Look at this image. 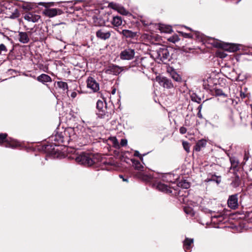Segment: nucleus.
Returning a JSON list of instances; mask_svg holds the SVG:
<instances>
[{
	"label": "nucleus",
	"instance_id": "nucleus-1",
	"mask_svg": "<svg viewBox=\"0 0 252 252\" xmlns=\"http://www.w3.org/2000/svg\"><path fill=\"white\" fill-rule=\"evenodd\" d=\"M50 139L52 141H54V144L45 145L44 149L46 152L51 154H55L57 151L53 147L54 145L57 146L61 143H65L66 142L65 136L64 135V131L60 133L57 132L54 135L52 136Z\"/></svg>",
	"mask_w": 252,
	"mask_h": 252
},
{
	"label": "nucleus",
	"instance_id": "nucleus-2",
	"mask_svg": "<svg viewBox=\"0 0 252 252\" xmlns=\"http://www.w3.org/2000/svg\"><path fill=\"white\" fill-rule=\"evenodd\" d=\"M74 158L77 163L87 166H92L98 161V159L95 156L88 153H82Z\"/></svg>",
	"mask_w": 252,
	"mask_h": 252
},
{
	"label": "nucleus",
	"instance_id": "nucleus-3",
	"mask_svg": "<svg viewBox=\"0 0 252 252\" xmlns=\"http://www.w3.org/2000/svg\"><path fill=\"white\" fill-rule=\"evenodd\" d=\"M74 158L77 163L87 166H92L98 161V159L95 156L88 153H82Z\"/></svg>",
	"mask_w": 252,
	"mask_h": 252
},
{
	"label": "nucleus",
	"instance_id": "nucleus-4",
	"mask_svg": "<svg viewBox=\"0 0 252 252\" xmlns=\"http://www.w3.org/2000/svg\"><path fill=\"white\" fill-rule=\"evenodd\" d=\"M153 55L158 62H161L164 63H166L169 61L171 58L168 49L166 47L163 46L155 51Z\"/></svg>",
	"mask_w": 252,
	"mask_h": 252
},
{
	"label": "nucleus",
	"instance_id": "nucleus-5",
	"mask_svg": "<svg viewBox=\"0 0 252 252\" xmlns=\"http://www.w3.org/2000/svg\"><path fill=\"white\" fill-rule=\"evenodd\" d=\"M133 163L135 169L139 171L136 174L137 178L147 183L152 182L153 181L152 175L142 171L144 167L139 161L134 160Z\"/></svg>",
	"mask_w": 252,
	"mask_h": 252
},
{
	"label": "nucleus",
	"instance_id": "nucleus-6",
	"mask_svg": "<svg viewBox=\"0 0 252 252\" xmlns=\"http://www.w3.org/2000/svg\"><path fill=\"white\" fill-rule=\"evenodd\" d=\"M3 10V13L5 14L7 17L14 19L19 16V12L17 6L11 3L5 1Z\"/></svg>",
	"mask_w": 252,
	"mask_h": 252
},
{
	"label": "nucleus",
	"instance_id": "nucleus-7",
	"mask_svg": "<svg viewBox=\"0 0 252 252\" xmlns=\"http://www.w3.org/2000/svg\"><path fill=\"white\" fill-rule=\"evenodd\" d=\"M6 133L0 134V145L4 143V146L8 148H15L20 145L19 142L11 138H7Z\"/></svg>",
	"mask_w": 252,
	"mask_h": 252
},
{
	"label": "nucleus",
	"instance_id": "nucleus-8",
	"mask_svg": "<svg viewBox=\"0 0 252 252\" xmlns=\"http://www.w3.org/2000/svg\"><path fill=\"white\" fill-rule=\"evenodd\" d=\"M212 41L211 44L215 47L217 48H223L225 50L228 51L230 52H234L238 50L239 48L237 45L233 44H226L223 45V43L220 42V41L215 40L214 38L210 39Z\"/></svg>",
	"mask_w": 252,
	"mask_h": 252
},
{
	"label": "nucleus",
	"instance_id": "nucleus-9",
	"mask_svg": "<svg viewBox=\"0 0 252 252\" xmlns=\"http://www.w3.org/2000/svg\"><path fill=\"white\" fill-rule=\"evenodd\" d=\"M96 112L97 116L101 119L105 118V116L108 117V114L107 112L106 104H104L103 102L98 100L96 103Z\"/></svg>",
	"mask_w": 252,
	"mask_h": 252
},
{
	"label": "nucleus",
	"instance_id": "nucleus-10",
	"mask_svg": "<svg viewBox=\"0 0 252 252\" xmlns=\"http://www.w3.org/2000/svg\"><path fill=\"white\" fill-rule=\"evenodd\" d=\"M134 49L126 48L121 51L120 54V57L121 59L123 60H130L134 58Z\"/></svg>",
	"mask_w": 252,
	"mask_h": 252
},
{
	"label": "nucleus",
	"instance_id": "nucleus-11",
	"mask_svg": "<svg viewBox=\"0 0 252 252\" xmlns=\"http://www.w3.org/2000/svg\"><path fill=\"white\" fill-rule=\"evenodd\" d=\"M238 193H236L228 197L227 205L229 208L233 210H235L238 208Z\"/></svg>",
	"mask_w": 252,
	"mask_h": 252
},
{
	"label": "nucleus",
	"instance_id": "nucleus-12",
	"mask_svg": "<svg viewBox=\"0 0 252 252\" xmlns=\"http://www.w3.org/2000/svg\"><path fill=\"white\" fill-rule=\"evenodd\" d=\"M87 87L93 92L95 93L99 90V85L92 77H89L86 81Z\"/></svg>",
	"mask_w": 252,
	"mask_h": 252
},
{
	"label": "nucleus",
	"instance_id": "nucleus-13",
	"mask_svg": "<svg viewBox=\"0 0 252 252\" xmlns=\"http://www.w3.org/2000/svg\"><path fill=\"white\" fill-rule=\"evenodd\" d=\"M64 135L65 136L66 142L74 140L77 136L75 132V129L73 127H68L64 130Z\"/></svg>",
	"mask_w": 252,
	"mask_h": 252
},
{
	"label": "nucleus",
	"instance_id": "nucleus-14",
	"mask_svg": "<svg viewBox=\"0 0 252 252\" xmlns=\"http://www.w3.org/2000/svg\"><path fill=\"white\" fill-rule=\"evenodd\" d=\"M157 80L159 85L167 89H170L173 87L171 80L165 77H157Z\"/></svg>",
	"mask_w": 252,
	"mask_h": 252
},
{
	"label": "nucleus",
	"instance_id": "nucleus-15",
	"mask_svg": "<svg viewBox=\"0 0 252 252\" xmlns=\"http://www.w3.org/2000/svg\"><path fill=\"white\" fill-rule=\"evenodd\" d=\"M123 70L121 67H120L117 65L112 64L109 65L108 68L106 69L105 72L107 74L118 75L120 74Z\"/></svg>",
	"mask_w": 252,
	"mask_h": 252
},
{
	"label": "nucleus",
	"instance_id": "nucleus-16",
	"mask_svg": "<svg viewBox=\"0 0 252 252\" xmlns=\"http://www.w3.org/2000/svg\"><path fill=\"white\" fill-rule=\"evenodd\" d=\"M96 36L99 39L106 40L110 38L111 32L110 31L106 30L104 28H102L96 32Z\"/></svg>",
	"mask_w": 252,
	"mask_h": 252
},
{
	"label": "nucleus",
	"instance_id": "nucleus-17",
	"mask_svg": "<svg viewBox=\"0 0 252 252\" xmlns=\"http://www.w3.org/2000/svg\"><path fill=\"white\" fill-rule=\"evenodd\" d=\"M154 186L162 192L166 193H171L172 191L171 188L167 185L163 184L161 182L155 183Z\"/></svg>",
	"mask_w": 252,
	"mask_h": 252
},
{
	"label": "nucleus",
	"instance_id": "nucleus-18",
	"mask_svg": "<svg viewBox=\"0 0 252 252\" xmlns=\"http://www.w3.org/2000/svg\"><path fill=\"white\" fill-rule=\"evenodd\" d=\"M24 19L28 22H32L33 23L37 22L40 19L39 15L35 14L32 12H28L24 15Z\"/></svg>",
	"mask_w": 252,
	"mask_h": 252
},
{
	"label": "nucleus",
	"instance_id": "nucleus-19",
	"mask_svg": "<svg viewBox=\"0 0 252 252\" xmlns=\"http://www.w3.org/2000/svg\"><path fill=\"white\" fill-rule=\"evenodd\" d=\"M193 239L186 238L183 241V248L186 252H190L193 247Z\"/></svg>",
	"mask_w": 252,
	"mask_h": 252
},
{
	"label": "nucleus",
	"instance_id": "nucleus-20",
	"mask_svg": "<svg viewBox=\"0 0 252 252\" xmlns=\"http://www.w3.org/2000/svg\"><path fill=\"white\" fill-rule=\"evenodd\" d=\"M44 13L47 16L53 17L57 15H61L62 11L61 10L57 8H50L46 9Z\"/></svg>",
	"mask_w": 252,
	"mask_h": 252
},
{
	"label": "nucleus",
	"instance_id": "nucleus-21",
	"mask_svg": "<svg viewBox=\"0 0 252 252\" xmlns=\"http://www.w3.org/2000/svg\"><path fill=\"white\" fill-rule=\"evenodd\" d=\"M36 80L45 84L46 83L51 82L52 79L50 76L46 74H41L36 78Z\"/></svg>",
	"mask_w": 252,
	"mask_h": 252
},
{
	"label": "nucleus",
	"instance_id": "nucleus-22",
	"mask_svg": "<svg viewBox=\"0 0 252 252\" xmlns=\"http://www.w3.org/2000/svg\"><path fill=\"white\" fill-rule=\"evenodd\" d=\"M19 40L20 42L24 44L28 43L30 40V38L27 33L26 32H19Z\"/></svg>",
	"mask_w": 252,
	"mask_h": 252
},
{
	"label": "nucleus",
	"instance_id": "nucleus-23",
	"mask_svg": "<svg viewBox=\"0 0 252 252\" xmlns=\"http://www.w3.org/2000/svg\"><path fill=\"white\" fill-rule=\"evenodd\" d=\"M224 216L222 214H219L211 216V220L214 223H221L224 220Z\"/></svg>",
	"mask_w": 252,
	"mask_h": 252
},
{
	"label": "nucleus",
	"instance_id": "nucleus-24",
	"mask_svg": "<svg viewBox=\"0 0 252 252\" xmlns=\"http://www.w3.org/2000/svg\"><path fill=\"white\" fill-rule=\"evenodd\" d=\"M120 33L126 38H133L136 35V32H133L128 30H124Z\"/></svg>",
	"mask_w": 252,
	"mask_h": 252
},
{
	"label": "nucleus",
	"instance_id": "nucleus-25",
	"mask_svg": "<svg viewBox=\"0 0 252 252\" xmlns=\"http://www.w3.org/2000/svg\"><path fill=\"white\" fill-rule=\"evenodd\" d=\"M206 145V141L203 139H201L196 143L194 149L196 151H200L202 148L205 147Z\"/></svg>",
	"mask_w": 252,
	"mask_h": 252
},
{
	"label": "nucleus",
	"instance_id": "nucleus-26",
	"mask_svg": "<svg viewBox=\"0 0 252 252\" xmlns=\"http://www.w3.org/2000/svg\"><path fill=\"white\" fill-rule=\"evenodd\" d=\"M159 29L161 32L169 33L172 32V27L168 25H160Z\"/></svg>",
	"mask_w": 252,
	"mask_h": 252
},
{
	"label": "nucleus",
	"instance_id": "nucleus-27",
	"mask_svg": "<svg viewBox=\"0 0 252 252\" xmlns=\"http://www.w3.org/2000/svg\"><path fill=\"white\" fill-rule=\"evenodd\" d=\"M205 181L206 182L215 181L217 184H219L221 181L220 177L213 174L209 175Z\"/></svg>",
	"mask_w": 252,
	"mask_h": 252
},
{
	"label": "nucleus",
	"instance_id": "nucleus-28",
	"mask_svg": "<svg viewBox=\"0 0 252 252\" xmlns=\"http://www.w3.org/2000/svg\"><path fill=\"white\" fill-rule=\"evenodd\" d=\"M122 22L121 17L117 16L113 17L112 24L116 27H119L122 24Z\"/></svg>",
	"mask_w": 252,
	"mask_h": 252
},
{
	"label": "nucleus",
	"instance_id": "nucleus-29",
	"mask_svg": "<svg viewBox=\"0 0 252 252\" xmlns=\"http://www.w3.org/2000/svg\"><path fill=\"white\" fill-rule=\"evenodd\" d=\"M240 183H241V180H240L239 177L238 176H236L233 179V180L231 183V185L233 188H237L240 185Z\"/></svg>",
	"mask_w": 252,
	"mask_h": 252
},
{
	"label": "nucleus",
	"instance_id": "nucleus-30",
	"mask_svg": "<svg viewBox=\"0 0 252 252\" xmlns=\"http://www.w3.org/2000/svg\"><path fill=\"white\" fill-rule=\"evenodd\" d=\"M57 84L59 88L63 89V91H68V85L66 82L58 81Z\"/></svg>",
	"mask_w": 252,
	"mask_h": 252
},
{
	"label": "nucleus",
	"instance_id": "nucleus-31",
	"mask_svg": "<svg viewBox=\"0 0 252 252\" xmlns=\"http://www.w3.org/2000/svg\"><path fill=\"white\" fill-rule=\"evenodd\" d=\"M171 77L176 82H180L181 81V76L177 74L174 70H173L170 73Z\"/></svg>",
	"mask_w": 252,
	"mask_h": 252
},
{
	"label": "nucleus",
	"instance_id": "nucleus-32",
	"mask_svg": "<svg viewBox=\"0 0 252 252\" xmlns=\"http://www.w3.org/2000/svg\"><path fill=\"white\" fill-rule=\"evenodd\" d=\"M184 211L187 214L191 216H193L194 215V212L191 207H185Z\"/></svg>",
	"mask_w": 252,
	"mask_h": 252
},
{
	"label": "nucleus",
	"instance_id": "nucleus-33",
	"mask_svg": "<svg viewBox=\"0 0 252 252\" xmlns=\"http://www.w3.org/2000/svg\"><path fill=\"white\" fill-rule=\"evenodd\" d=\"M191 100L193 101L196 102L197 103H200L201 101V98L200 97L197 96L195 94H193L191 96Z\"/></svg>",
	"mask_w": 252,
	"mask_h": 252
},
{
	"label": "nucleus",
	"instance_id": "nucleus-34",
	"mask_svg": "<svg viewBox=\"0 0 252 252\" xmlns=\"http://www.w3.org/2000/svg\"><path fill=\"white\" fill-rule=\"evenodd\" d=\"M118 11L121 14L124 15H126L128 14V11L126 10L123 7L118 6L117 7Z\"/></svg>",
	"mask_w": 252,
	"mask_h": 252
},
{
	"label": "nucleus",
	"instance_id": "nucleus-35",
	"mask_svg": "<svg viewBox=\"0 0 252 252\" xmlns=\"http://www.w3.org/2000/svg\"><path fill=\"white\" fill-rule=\"evenodd\" d=\"M180 38L177 35H174L168 38V40L173 43H176L179 41Z\"/></svg>",
	"mask_w": 252,
	"mask_h": 252
},
{
	"label": "nucleus",
	"instance_id": "nucleus-36",
	"mask_svg": "<svg viewBox=\"0 0 252 252\" xmlns=\"http://www.w3.org/2000/svg\"><path fill=\"white\" fill-rule=\"evenodd\" d=\"M218 56L220 58H224L227 56V54L224 52L220 51L217 52Z\"/></svg>",
	"mask_w": 252,
	"mask_h": 252
},
{
	"label": "nucleus",
	"instance_id": "nucleus-37",
	"mask_svg": "<svg viewBox=\"0 0 252 252\" xmlns=\"http://www.w3.org/2000/svg\"><path fill=\"white\" fill-rule=\"evenodd\" d=\"M7 51V49L6 46L3 44H0V55L2 52L6 53Z\"/></svg>",
	"mask_w": 252,
	"mask_h": 252
},
{
	"label": "nucleus",
	"instance_id": "nucleus-38",
	"mask_svg": "<svg viewBox=\"0 0 252 252\" xmlns=\"http://www.w3.org/2000/svg\"><path fill=\"white\" fill-rule=\"evenodd\" d=\"M141 22L143 24V25L145 26H148L149 25H150L152 24V22L150 20H146L144 19H142L141 20Z\"/></svg>",
	"mask_w": 252,
	"mask_h": 252
},
{
	"label": "nucleus",
	"instance_id": "nucleus-39",
	"mask_svg": "<svg viewBox=\"0 0 252 252\" xmlns=\"http://www.w3.org/2000/svg\"><path fill=\"white\" fill-rule=\"evenodd\" d=\"M22 8L25 10H30L32 8L31 5L28 3H24L22 5Z\"/></svg>",
	"mask_w": 252,
	"mask_h": 252
},
{
	"label": "nucleus",
	"instance_id": "nucleus-40",
	"mask_svg": "<svg viewBox=\"0 0 252 252\" xmlns=\"http://www.w3.org/2000/svg\"><path fill=\"white\" fill-rule=\"evenodd\" d=\"M215 93L216 95L226 96L225 94L221 90H216Z\"/></svg>",
	"mask_w": 252,
	"mask_h": 252
},
{
	"label": "nucleus",
	"instance_id": "nucleus-41",
	"mask_svg": "<svg viewBox=\"0 0 252 252\" xmlns=\"http://www.w3.org/2000/svg\"><path fill=\"white\" fill-rule=\"evenodd\" d=\"M183 145L184 147V149L187 152H189V144L187 142H183Z\"/></svg>",
	"mask_w": 252,
	"mask_h": 252
},
{
	"label": "nucleus",
	"instance_id": "nucleus-42",
	"mask_svg": "<svg viewBox=\"0 0 252 252\" xmlns=\"http://www.w3.org/2000/svg\"><path fill=\"white\" fill-rule=\"evenodd\" d=\"M127 141L126 139H122L120 142V145L122 147L125 146L127 145Z\"/></svg>",
	"mask_w": 252,
	"mask_h": 252
},
{
	"label": "nucleus",
	"instance_id": "nucleus-43",
	"mask_svg": "<svg viewBox=\"0 0 252 252\" xmlns=\"http://www.w3.org/2000/svg\"><path fill=\"white\" fill-rule=\"evenodd\" d=\"M134 156L135 157H139L140 159L142 161L143 158V157L141 155V154H140V153L138 151H135L134 152Z\"/></svg>",
	"mask_w": 252,
	"mask_h": 252
},
{
	"label": "nucleus",
	"instance_id": "nucleus-44",
	"mask_svg": "<svg viewBox=\"0 0 252 252\" xmlns=\"http://www.w3.org/2000/svg\"><path fill=\"white\" fill-rule=\"evenodd\" d=\"M5 1L0 2V13H3V8Z\"/></svg>",
	"mask_w": 252,
	"mask_h": 252
},
{
	"label": "nucleus",
	"instance_id": "nucleus-45",
	"mask_svg": "<svg viewBox=\"0 0 252 252\" xmlns=\"http://www.w3.org/2000/svg\"><path fill=\"white\" fill-rule=\"evenodd\" d=\"M179 130H180V132L181 134H185L186 133L187 130L186 127H185L184 126H182L180 127Z\"/></svg>",
	"mask_w": 252,
	"mask_h": 252
},
{
	"label": "nucleus",
	"instance_id": "nucleus-46",
	"mask_svg": "<svg viewBox=\"0 0 252 252\" xmlns=\"http://www.w3.org/2000/svg\"><path fill=\"white\" fill-rule=\"evenodd\" d=\"M181 186L185 189H188L189 187V185L188 182H184L181 183Z\"/></svg>",
	"mask_w": 252,
	"mask_h": 252
},
{
	"label": "nucleus",
	"instance_id": "nucleus-47",
	"mask_svg": "<svg viewBox=\"0 0 252 252\" xmlns=\"http://www.w3.org/2000/svg\"><path fill=\"white\" fill-rule=\"evenodd\" d=\"M182 34L186 38H191L192 35L190 33H182Z\"/></svg>",
	"mask_w": 252,
	"mask_h": 252
},
{
	"label": "nucleus",
	"instance_id": "nucleus-48",
	"mask_svg": "<svg viewBox=\"0 0 252 252\" xmlns=\"http://www.w3.org/2000/svg\"><path fill=\"white\" fill-rule=\"evenodd\" d=\"M76 96H77V92H72L70 94V96L73 98H74L75 97H76Z\"/></svg>",
	"mask_w": 252,
	"mask_h": 252
},
{
	"label": "nucleus",
	"instance_id": "nucleus-49",
	"mask_svg": "<svg viewBox=\"0 0 252 252\" xmlns=\"http://www.w3.org/2000/svg\"><path fill=\"white\" fill-rule=\"evenodd\" d=\"M230 160H231V164L232 165H233L234 166H236L238 164V162H235V161H234L233 162H232V161L231 160V159H230Z\"/></svg>",
	"mask_w": 252,
	"mask_h": 252
},
{
	"label": "nucleus",
	"instance_id": "nucleus-50",
	"mask_svg": "<svg viewBox=\"0 0 252 252\" xmlns=\"http://www.w3.org/2000/svg\"><path fill=\"white\" fill-rule=\"evenodd\" d=\"M197 116L199 118H201L202 119L203 118L202 117V115L201 114V112H198L197 113Z\"/></svg>",
	"mask_w": 252,
	"mask_h": 252
},
{
	"label": "nucleus",
	"instance_id": "nucleus-51",
	"mask_svg": "<svg viewBox=\"0 0 252 252\" xmlns=\"http://www.w3.org/2000/svg\"><path fill=\"white\" fill-rule=\"evenodd\" d=\"M119 177H120L121 178L123 179V180L124 181L128 182V179H125V178H124V177H123V175H119Z\"/></svg>",
	"mask_w": 252,
	"mask_h": 252
},
{
	"label": "nucleus",
	"instance_id": "nucleus-52",
	"mask_svg": "<svg viewBox=\"0 0 252 252\" xmlns=\"http://www.w3.org/2000/svg\"><path fill=\"white\" fill-rule=\"evenodd\" d=\"M240 95L242 98H245L246 97V95L244 93H241Z\"/></svg>",
	"mask_w": 252,
	"mask_h": 252
},
{
	"label": "nucleus",
	"instance_id": "nucleus-53",
	"mask_svg": "<svg viewBox=\"0 0 252 252\" xmlns=\"http://www.w3.org/2000/svg\"><path fill=\"white\" fill-rule=\"evenodd\" d=\"M202 104L200 105L198 107L197 109H198V112H201V109H202Z\"/></svg>",
	"mask_w": 252,
	"mask_h": 252
},
{
	"label": "nucleus",
	"instance_id": "nucleus-54",
	"mask_svg": "<svg viewBox=\"0 0 252 252\" xmlns=\"http://www.w3.org/2000/svg\"><path fill=\"white\" fill-rule=\"evenodd\" d=\"M116 92V89H113L112 91V94H114Z\"/></svg>",
	"mask_w": 252,
	"mask_h": 252
},
{
	"label": "nucleus",
	"instance_id": "nucleus-55",
	"mask_svg": "<svg viewBox=\"0 0 252 252\" xmlns=\"http://www.w3.org/2000/svg\"><path fill=\"white\" fill-rule=\"evenodd\" d=\"M170 177H171V175H170V174H167L165 176L166 178Z\"/></svg>",
	"mask_w": 252,
	"mask_h": 252
},
{
	"label": "nucleus",
	"instance_id": "nucleus-56",
	"mask_svg": "<svg viewBox=\"0 0 252 252\" xmlns=\"http://www.w3.org/2000/svg\"><path fill=\"white\" fill-rule=\"evenodd\" d=\"M0 36L5 37L3 33H0Z\"/></svg>",
	"mask_w": 252,
	"mask_h": 252
},
{
	"label": "nucleus",
	"instance_id": "nucleus-57",
	"mask_svg": "<svg viewBox=\"0 0 252 252\" xmlns=\"http://www.w3.org/2000/svg\"><path fill=\"white\" fill-rule=\"evenodd\" d=\"M239 76L237 77V78L236 79V80L237 81H240V80H241V79H239Z\"/></svg>",
	"mask_w": 252,
	"mask_h": 252
},
{
	"label": "nucleus",
	"instance_id": "nucleus-58",
	"mask_svg": "<svg viewBox=\"0 0 252 252\" xmlns=\"http://www.w3.org/2000/svg\"><path fill=\"white\" fill-rule=\"evenodd\" d=\"M241 0H237L236 2V3L237 4Z\"/></svg>",
	"mask_w": 252,
	"mask_h": 252
},
{
	"label": "nucleus",
	"instance_id": "nucleus-59",
	"mask_svg": "<svg viewBox=\"0 0 252 252\" xmlns=\"http://www.w3.org/2000/svg\"><path fill=\"white\" fill-rule=\"evenodd\" d=\"M77 92L79 93V94H82V92L81 91H79L78 90H77Z\"/></svg>",
	"mask_w": 252,
	"mask_h": 252
},
{
	"label": "nucleus",
	"instance_id": "nucleus-60",
	"mask_svg": "<svg viewBox=\"0 0 252 252\" xmlns=\"http://www.w3.org/2000/svg\"><path fill=\"white\" fill-rule=\"evenodd\" d=\"M115 141H116L115 142H116L117 143H118L117 140H116H116H115Z\"/></svg>",
	"mask_w": 252,
	"mask_h": 252
},
{
	"label": "nucleus",
	"instance_id": "nucleus-61",
	"mask_svg": "<svg viewBox=\"0 0 252 252\" xmlns=\"http://www.w3.org/2000/svg\"><path fill=\"white\" fill-rule=\"evenodd\" d=\"M39 4L41 5V4H42V3H41V2H40V3H39Z\"/></svg>",
	"mask_w": 252,
	"mask_h": 252
}]
</instances>
